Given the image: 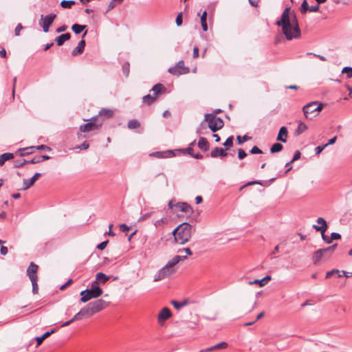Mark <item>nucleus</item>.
<instances>
[{
	"instance_id": "18",
	"label": "nucleus",
	"mask_w": 352,
	"mask_h": 352,
	"mask_svg": "<svg viewBox=\"0 0 352 352\" xmlns=\"http://www.w3.org/2000/svg\"><path fill=\"white\" fill-rule=\"evenodd\" d=\"M227 155L228 153L226 151V149L217 146L213 148L210 153V156L212 158H216L218 157H224Z\"/></svg>"
},
{
	"instance_id": "2",
	"label": "nucleus",
	"mask_w": 352,
	"mask_h": 352,
	"mask_svg": "<svg viewBox=\"0 0 352 352\" xmlns=\"http://www.w3.org/2000/svg\"><path fill=\"white\" fill-rule=\"evenodd\" d=\"M191 230L192 226L187 222H184L175 228L172 232V234L177 243L179 244H184L191 238Z\"/></svg>"
},
{
	"instance_id": "53",
	"label": "nucleus",
	"mask_w": 352,
	"mask_h": 352,
	"mask_svg": "<svg viewBox=\"0 0 352 352\" xmlns=\"http://www.w3.org/2000/svg\"><path fill=\"white\" fill-rule=\"evenodd\" d=\"M250 153L251 154H261L263 151L257 146H254L252 149L250 151Z\"/></svg>"
},
{
	"instance_id": "40",
	"label": "nucleus",
	"mask_w": 352,
	"mask_h": 352,
	"mask_svg": "<svg viewBox=\"0 0 352 352\" xmlns=\"http://www.w3.org/2000/svg\"><path fill=\"white\" fill-rule=\"evenodd\" d=\"M76 2L73 0H63L60 2V6L63 8L67 9L71 8V7L74 5Z\"/></svg>"
},
{
	"instance_id": "6",
	"label": "nucleus",
	"mask_w": 352,
	"mask_h": 352,
	"mask_svg": "<svg viewBox=\"0 0 352 352\" xmlns=\"http://www.w3.org/2000/svg\"><path fill=\"white\" fill-rule=\"evenodd\" d=\"M38 266L33 262H31L27 269V274L29 276L30 280L32 282V293L36 294L38 292V286L37 284L38 276L37 271Z\"/></svg>"
},
{
	"instance_id": "4",
	"label": "nucleus",
	"mask_w": 352,
	"mask_h": 352,
	"mask_svg": "<svg viewBox=\"0 0 352 352\" xmlns=\"http://www.w3.org/2000/svg\"><path fill=\"white\" fill-rule=\"evenodd\" d=\"M204 122H208V128L213 132L220 130L223 127L224 123L223 120L215 116V113H206L204 116V120L201 123V126Z\"/></svg>"
},
{
	"instance_id": "56",
	"label": "nucleus",
	"mask_w": 352,
	"mask_h": 352,
	"mask_svg": "<svg viewBox=\"0 0 352 352\" xmlns=\"http://www.w3.org/2000/svg\"><path fill=\"white\" fill-rule=\"evenodd\" d=\"M23 29V25L21 23H18L14 30V34L16 36H19L20 35V31Z\"/></svg>"
},
{
	"instance_id": "48",
	"label": "nucleus",
	"mask_w": 352,
	"mask_h": 352,
	"mask_svg": "<svg viewBox=\"0 0 352 352\" xmlns=\"http://www.w3.org/2000/svg\"><path fill=\"white\" fill-rule=\"evenodd\" d=\"M342 74H345L348 78H350L352 77V71L351 69V67H344L342 69Z\"/></svg>"
},
{
	"instance_id": "42",
	"label": "nucleus",
	"mask_w": 352,
	"mask_h": 352,
	"mask_svg": "<svg viewBox=\"0 0 352 352\" xmlns=\"http://www.w3.org/2000/svg\"><path fill=\"white\" fill-rule=\"evenodd\" d=\"M171 304L174 306V307L177 309H179L186 305H187V302L186 300L184 301H177V300H172Z\"/></svg>"
},
{
	"instance_id": "12",
	"label": "nucleus",
	"mask_w": 352,
	"mask_h": 352,
	"mask_svg": "<svg viewBox=\"0 0 352 352\" xmlns=\"http://www.w3.org/2000/svg\"><path fill=\"white\" fill-rule=\"evenodd\" d=\"M172 316L170 310L168 307H164L159 313L157 316V322L162 325L164 322L170 318Z\"/></svg>"
},
{
	"instance_id": "13",
	"label": "nucleus",
	"mask_w": 352,
	"mask_h": 352,
	"mask_svg": "<svg viewBox=\"0 0 352 352\" xmlns=\"http://www.w3.org/2000/svg\"><path fill=\"white\" fill-rule=\"evenodd\" d=\"M87 33V31L86 30L82 36V39L79 41V43H78V45L72 50V56H76L80 55L83 53L85 45H86L85 41L83 39V38L85 36Z\"/></svg>"
},
{
	"instance_id": "17",
	"label": "nucleus",
	"mask_w": 352,
	"mask_h": 352,
	"mask_svg": "<svg viewBox=\"0 0 352 352\" xmlns=\"http://www.w3.org/2000/svg\"><path fill=\"white\" fill-rule=\"evenodd\" d=\"M316 222L320 225H314L313 228L316 231H320V232H325L328 228V226L327 221L322 217H318L316 220Z\"/></svg>"
},
{
	"instance_id": "21",
	"label": "nucleus",
	"mask_w": 352,
	"mask_h": 352,
	"mask_svg": "<svg viewBox=\"0 0 352 352\" xmlns=\"http://www.w3.org/2000/svg\"><path fill=\"white\" fill-rule=\"evenodd\" d=\"M70 38H71L70 33L67 32V33L62 34L61 35L57 36L55 38V41H56V43L58 46H61V45H63L64 44V43L66 41L69 40Z\"/></svg>"
},
{
	"instance_id": "23",
	"label": "nucleus",
	"mask_w": 352,
	"mask_h": 352,
	"mask_svg": "<svg viewBox=\"0 0 352 352\" xmlns=\"http://www.w3.org/2000/svg\"><path fill=\"white\" fill-rule=\"evenodd\" d=\"M56 331V329H52L50 331L44 333L41 336L36 337L35 340L37 342V345L41 344L44 340L47 338L49 336H50L52 333H55Z\"/></svg>"
},
{
	"instance_id": "7",
	"label": "nucleus",
	"mask_w": 352,
	"mask_h": 352,
	"mask_svg": "<svg viewBox=\"0 0 352 352\" xmlns=\"http://www.w3.org/2000/svg\"><path fill=\"white\" fill-rule=\"evenodd\" d=\"M322 104L318 102H311L303 107L302 111L306 118L311 119L310 116L311 114L315 113L313 117H315L318 113L322 110Z\"/></svg>"
},
{
	"instance_id": "52",
	"label": "nucleus",
	"mask_w": 352,
	"mask_h": 352,
	"mask_svg": "<svg viewBox=\"0 0 352 352\" xmlns=\"http://www.w3.org/2000/svg\"><path fill=\"white\" fill-rule=\"evenodd\" d=\"M327 146V144H322L316 146L314 149L316 155H319Z\"/></svg>"
},
{
	"instance_id": "34",
	"label": "nucleus",
	"mask_w": 352,
	"mask_h": 352,
	"mask_svg": "<svg viewBox=\"0 0 352 352\" xmlns=\"http://www.w3.org/2000/svg\"><path fill=\"white\" fill-rule=\"evenodd\" d=\"M307 129V126L302 122H300L295 131L296 135H300Z\"/></svg>"
},
{
	"instance_id": "14",
	"label": "nucleus",
	"mask_w": 352,
	"mask_h": 352,
	"mask_svg": "<svg viewBox=\"0 0 352 352\" xmlns=\"http://www.w3.org/2000/svg\"><path fill=\"white\" fill-rule=\"evenodd\" d=\"M176 155L175 150H166L164 151H155L150 154V156H153L157 158H169Z\"/></svg>"
},
{
	"instance_id": "19",
	"label": "nucleus",
	"mask_w": 352,
	"mask_h": 352,
	"mask_svg": "<svg viewBox=\"0 0 352 352\" xmlns=\"http://www.w3.org/2000/svg\"><path fill=\"white\" fill-rule=\"evenodd\" d=\"M228 346V343L226 342H221L220 343H218L214 346L208 347L205 349L201 350L199 352H210L214 350H219V349H226Z\"/></svg>"
},
{
	"instance_id": "15",
	"label": "nucleus",
	"mask_w": 352,
	"mask_h": 352,
	"mask_svg": "<svg viewBox=\"0 0 352 352\" xmlns=\"http://www.w3.org/2000/svg\"><path fill=\"white\" fill-rule=\"evenodd\" d=\"M41 176V173H36L30 179H24L23 181V186L21 188L23 190H26L32 186L35 182Z\"/></svg>"
},
{
	"instance_id": "46",
	"label": "nucleus",
	"mask_w": 352,
	"mask_h": 352,
	"mask_svg": "<svg viewBox=\"0 0 352 352\" xmlns=\"http://www.w3.org/2000/svg\"><path fill=\"white\" fill-rule=\"evenodd\" d=\"M309 5L306 0H304L300 6V10L302 14H305L309 10Z\"/></svg>"
},
{
	"instance_id": "64",
	"label": "nucleus",
	"mask_w": 352,
	"mask_h": 352,
	"mask_svg": "<svg viewBox=\"0 0 352 352\" xmlns=\"http://www.w3.org/2000/svg\"><path fill=\"white\" fill-rule=\"evenodd\" d=\"M67 29V25H63L60 26L59 28H58L56 29V32L57 33H60V32H65Z\"/></svg>"
},
{
	"instance_id": "24",
	"label": "nucleus",
	"mask_w": 352,
	"mask_h": 352,
	"mask_svg": "<svg viewBox=\"0 0 352 352\" xmlns=\"http://www.w3.org/2000/svg\"><path fill=\"white\" fill-rule=\"evenodd\" d=\"M324 255H326V254H325L324 252H323L322 248L316 250L314 253L313 256H312L313 263L314 264H317Z\"/></svg>"
},
{
	"instance_id": "10",
	"label": "nucleus",
	"mask_w": 352,
	"mask_h": 352,
	"mask_svg": "<svg viewBox=\"0 0 352 352\" xmlns=\"http://www.w3.org/2000/svg\"><path fill=\"white\" fill-rule=\"evenodd\" d=\"M168 72L175 76H179L189 73L190 69L184 65V60H179L176 65L168 69Z\"/></svg>"
},
{
	"instance_id": "16",
	"label": "nucleus",
	"mask_w": 352,
	"mask_h": 352,
	"mask_svg": "<svg viewBox=\"0 0 352 352\" xmlns=\"http://www.w3.org/2000/svg\"><path fill=\"white\" fill-rule=\"evenodd\" d=\"M175 212H183L185 213H192L193 212L192 207L186 202H178L175 204Z\"/></svg>"
},
{
	"instance_id": "35",
	"label": "nucleus",
	"mask_w": 352,
	"mask_h": 352,
	"mask_svg": "<svg viewBox=\"0 0 352 352\" xmlns=\"http://www.w3.org/2000/svg\"><path fill=\"white\" fill-rule=\"evenodd\" d=\"M140 126V122L136 119L130 120L127 123L129 129H136Z\"/></svg>"
},
{
	"instance_id": "45",
	"label": "nucleus",
	"mask_w": 352,
	"mask_h": 352,
	"mask_svg": "<svg viewBox=\"0 0 352 352\" xmlns=\"http://www.w3.org/2000/svg\"><path fill=\"white\" fill-rule=\"evenodd\" d=\"M341 272H342V271H340L336 269H333V270L327 272L326 278H328L331 277L333 274H338V277H342V275L340 274Z\"/></svg>"
},
{
	"instance_id": "63",
	"label": "nucleus",
	"mask_w": 352,
	"mask_h": 352,
	"mask_svg": "<svg viewBox=\"0 0 352 352\" xmlns=\"http://www.w3.org/2000/svg\"><path fill=\"white\" fill-rule=\"evenodd\" d=\"M152 212H147L142 215V217L139 219V221H144L149 218L151 215Z\"/></svg>"
},
{
	"instance_id": "49",
	"label": "nucleus",
	"mask_w": 352,
	"mask_h": 352,
	"mask_svg": "<svg viewBox=\"0 0 352 352\" xmlns=\"http://www.w3.org/2000/svg\"><path fill=\"white\" fill-rule=\"evenodd\" d=\"M250 138H251L248 136L247 135H245L243 137H241L240 135H237V137H236L238 144H242L243 142H244L245 141L249 140Z\"/></svg>"
},
{
	"instance_id": "9",
	"label": "nucleus",
	"mask_w": 352,
	"mask_h": 352,
	"mask_svg": "<svg viewBox=\"0 0 352 352\" xmlns=\"http://www.w3.org/2000/svg\"><path fill=\"white\" fill-rule=\"evenodd\" d=\"M57 17L54 13H51L47 15L41 14V19L38 21V25L42 28L45 33H47L50 30V27L52 25L54 21Z\"/></svg>"
},
{
	"instance_id": "37",
	"label": "nucleus",
	"mask_w": 352,
	"mask_h": 352,
	"mask_svg": "<svg viewBox=\"0 0 352 352\" xmlns=\"http://www.w3.org/2000/svg\"><path fill=\"white\" fill-rule=\"evenodd\" d=\"M283 148V145L280 143H274L272 144V146L270 147V152L271 153H278L281 151Z\"/></svg>"
},
{
	"instance_id": "62",
	"label": "nucleus",
	"mask_w": 352,
	"mask_h": 352,
	"mask_svg": "<svg viewBox=\"0 0 352 352\" xmlns=\"http://www.w3.org/2000/svg\"><path fill=\"white\" fill-rule=\"evenodd\" d=\"M201 18V23H206L207 21V12L206 10H204L201 15L200 16Z\"/></svg>"
},
{
	"instance_id": "31",
	"label": "nucleus",
	"mask_w": 352,
	"mask_h": 352,
	"mask_svg": "<svg viewBox=\"0 0 352 352\" xmlns=\"http://www.w3.org/2000/svg\"><path fill=\"white\" fill-rule=\"evenodd\" d=\"M14 158V154L11 153H5L0 155V166H3L8 160Z\"/></svg>"
},
{
	"instance_id": "26",
	"label": "nucleus",
	"mask_w": 352,
	"mask_h": 352,
	"mask_svg": "<svg viewBox=\"0 0 352 352\" xmlns=\"http://www.w3.org/2000/svg\"><path fill=\"white\" fill-rule=\"evenodd\" d=\"M36 151V146H29L19 149L17 153H19L20 156H25L34 153Z\"/></svg>"
},
{
	"instance_id": "32",
	"label": "nucleus",
	"mask_w": 352,
	"mask_h": 352,
	"mask_svg": "<svg viewBox=\"0 0 352 352\" xmlns=\"http://www.w3.org/2000/svg\"><path fill=\"white\" fill-rule=\"evenodd\" d=\"M27 164H37V162H32V160H26L25 159L16 160L14 162V168H21Z\"/></svg>"
},
{
	"instance_id": "55",
	"label": "nucleus",
	"mask_w": 352,
	"mask_h": 352,
	"mask_svg": "<svg viewBox=\"0 0 352 352\" xmlns=\"http://www.w3.org/2000/svg\"><path fill=\"white\" fill-rule=\"evenodd\" d=\"M108 242H109V241L106 240V241H102V243H99L96 246L97 249H98L100 250H103L107 247Z\"/></svg>"
},
{
	"instance_id": "51",
	"label": "nucleus",
	"mask_w": 352,
	"mask_h": 352,
	"mask_svg": "<svg viewBox=\"0 0 352 352\" xmlns=\"http://www.w3.org/2000/svg\"><path fill=\"white\" fill-rule=\"evenodd\" d=\"M129 67H130V65L128 62L125 63L123 66H122V71H123V73L124 74L127 76L129 75Z\"/></svg>"
},
{
	"instance_id": "30",
	"label": "nucleus",
	"mask_w": 352,
	"mask_h": 352,
	"mask_svg": "<svg viewBox=\"0 0 352 352\" xmlns=\"http://www.w3.org/2000/svg\"><path fill=\"white\" fill-rule=\"evenodd\" d=\"M271 276L270 275H267L266 276H265L264 278H263L261 280H258V279H256L254 280V281H251L250 282V284L252 285V284H258L261 287H263L265 286L267 283L271 280Z\"/></svg>"
},
{
	"instance_id": "5",
	"label": "nucleus",
	"mask_w": 352,
	"mask_h": 352,
	"mask_svg": "<svg viewBox=\"0 0 352 352\" xmlns=\"http://www.w3.org/2000/svg\"><path fill=\"white\" fill-rule=\"evenodd\" d=\"M175 265L170 260L163 267H162L155 274L154 277V281H160L164 279L176 272Z\"/></svg>"
},
{
	"instance_id": "44",
	"label": "nucleus",
	"mask_w": 352,
	"mask_h": 352,
	"mask_svg": "<svg viewBox=\"0 0 352 352\" xmlns=\"http://www.w3.org/2000/svg\"><path fill=\"white\" fill-rule=\"evenodd\" d=\"M187 258V256L176 255L172 259L173 263L176 265L180 261H184Z\"/></svg>"
},
{
	"instance_id": "50",
	"label": "nucleus",
	"mask_w": 352,
	"mask_h": 352,
	"mask_svg": "<svg viewBox=\"0 0 352 352\" xmlns=\"http://www.w3.org/2000/svg\"><path fill=\"white\" fill-rule=\"evenodd\" d=\"M341 239V234L338 232H332L331 234L330 240L329 242H332L333 240H338Z\"/></svg>"
},
{
	"instance_id": "29",
	"label": "nucleus",
	"mask_w": 352,
	"mask_h": 352,
	"mask_svg": "<svg viewBox=\"0 0 352 352\" xmlns=\"http://www.w3.org/2000/svg\"><path fill=\"white\" fill-rule=\"evenodd\" d=\"M80 314H81L82 318H88V317H90L94 315L89 305H87L85 307L82 308L80 310Z\"/></svg>"
},
{
	"instance_id": "3",
	"label": "nucleus",
	"mask_w": 352,
	"mask_h": 352,
	"mask_svg": "<svg viewBox=\"0 0 352 352\" xmlns=\"http://www.w3.org/2000/svg\"><path fill=\"white\" fill-rule=\"evenodd\" d=\"M102 289L99 287L98 282L94 280L91 284L90 289H86L80 293V301L86 302L91 298H96L102 294Z\"/></svg>"
},
{
	"instance_id": "39",
	"label": "nucleus",
	"mask_w": 352,
	"mask_h": 352,
	"mask_svg": "<svg viewBox=\"0 0 352 352\" xmlns=\"http://www.w3.org/2000/svg\"><path fill=\"white\" fill-rule=\"evenodd\" d=\"M337 246H338V244L335 243V244H333L331 246H329L327 248H322L323 252H324L326 255H328V256H330L331 255V254L334 252V250H336Z\"/></svg>"
},
{
	"instance_id": "47",
	"label": "nucleus",
	"mask_w": 352,
	"mask_h": 352,
	"mask_svg": "<svg viewBox=\"0 0 352 352\" xmlns=\"http://www.w3.org/2000/svg\"><path fill=\"white\" fill-rule=\"evenodd\" d=\"M123 0H111L110 3L108 5L107 9L106 12H109L112 9H113L116 7V1H118V3H121Z\"/></svg>"
},
{
	"instance_id": "36",
	"label": "nucleus",
	"mask_w": 352,
	"mask_h": 352,
	"mask_svg": "<svg viewBox=\"0 0 352 352\" xmlns=\"http://www.w3.org/2000/svg\"><path fill=\"white\" fill-rule=\"evenodd\" d=\"M156 100L155 96L147 94L142 98V102L148 105L153 104Z\"/></svg>"
},
{
	"instance_id": "22",
	"label": "nucleus",
	"mask_w": 352,
	"mask_h": 352,
	"mask_svg": "<svg viewBox=\"0 0 352 352\" xmlns=\"http://www.w3.org/2000/svg\"><path fill=\"white\" fill-rule=\"evenodd\" d=\"M198 147L204 151H207L210 148V144L206 138L200 137L197 143Z\"/></svg>"
},
{
	"instance_id": "20",
	"label": "nucleus",
	"mask_w": 352,
	"mask_h": 352,
	"mask_svg": "<svg viewBox=\"0 0 352 352\" xmlns=\"http://www.w3.org/2000/svg\"><path fill=\"white\" fill-rule=\"evenodd\" d=\"M288 131L286 126H282L279 129L278 136L276 138L277 141H280L285 143L287 142Z\"/></svg>"
},
{
	"instance_id": "28",
	"label": "nucleus",
	"mask_w": 352,
	"mask_h": 352,
	"mask_svg": "<svg viewBox=\"0 0 352 352\" xmlns=\"http://www.w3.org/2000/svg\"><path fill=\"white\" fill-rule=\"evenodd\" d=\"M113 111L109 109H102L99 111L98 116L104 119H108L113 116Z\"/></svg>"
},
{
	"instance_id": "54",
	"label": "nucleus",
	"mask_w": 352,
	"mask_h": 352,
	"mask_svg": "<svg viewBox=\"0 0 352 352\" xmlns=\"http://www.w3.org/2000/svg\"><path fill=\"white\" fill-rule=\"evenodd\" d=\"M247 156V153L242 148H239L238 150V158L239 160H243Z\"/></svg>"
},
{
	"instance_id": "1",
	"label": "nucleus",
	"mask_w": 352,
	"mask_h": 352,
	"mask_svg": "<svg viewBox=\"0 0 352 352\" xmlns=\"http://www.w3.org/2000/svg\"><path fill=\"white\" fill-rule=\"evenodd\" d=\"M290 8H286L281 14L280 20L276 22V25L282 28L283 32L287 40L290 41L300 36V30L294 14L292 19H289Z\"/></svg>"
},
{
	"instance_id": "60",
	"label": "nucleus",
	"mask_w": 352,
	"mask_h": 352,
	"mask_svg": "<svg viewBox=\"0 0 352 352\" xmlns=\"http://www.w3.org/2000/svg\"><path fill=\"white\" fill-rule=\"evenodd\" d=\"M319 9H320V6L318 4H317L315 6H309L308 11H309L311 12H316L319 11Z\"/></svg>"
},
{
	"instance_id": "58",
	"label": "nucleus",
	"mask_w": 352,
	"mask_h": 352,
	"mask_svg": "<svg viewBox=\"0 0 352 352\" xmlns=\"http://www.w3.org/2000/svg\"><path fill=\"white\" fill-rule=\"evenodd\" d=\"M300 156H301V153L299 151H296L295 153H294V155L293 156V158L292 160H291V162H294L298 160H299L300 158Z\"/></svg>"
},
{
	"instance_id": "8",
	"label": "nucleus",
	"mask_w": 352,
	"mask_h": 352,
	"mask_svg": "<svg viewBox=\"0 0 352 352\" xmlns=\"http://www.w3.org/2000/svg\"><path fill=\"white\" fill-rule=\"evenodd\" d=\"M103 120H100L98 117H93L89 120L86 124L80 126V131L82 133L90 132L98 129L102 124Z\"/></svg>"
},
{
	"instance_id": "38",
	"label": "nucleus",
	"mask_w": 352,
	"mask_h": 352,
	"mask_svg": "<svg viewBox=\"0 0 352 352\" xmlns=\"http://www.w3.org/2000/svg\"><path fill=\"white\" fill-rule=\"evenodd\" d=\"M50 157L48 155H38L35 156L32 159V162L40 163L45 160H50Z\"/></svg>"
},
{
	"instance_id": "33",
	"label": "nucleus",
	"mask_w": 352,
	"mask_h": 352,
	"mask_svg": "<svg viewBox=\"0 0 352 352\" xmlns=\"http://www.w3.org/2000/svg\"><path fill=\"white\" fill-rule=\"evenodd\" d=\"M87 28V25H80L78 23H75L72 25V31L76 34H80L85 28Z\"/></svg>"
},
{
	"instance_id": "61",
	"label": "nucleus",
	"mask_w": 352,
	"mask_h": 352,
	"mask_svg": "<svg viewBox=\"0 0 352 352\" xmlns=\"http://www.w3.org/2000/svg\"><path fill=\"white\" fill-rule=\"evenodd\" d=\"M89 147V144L85 141L82 144L77 146V148H79L80 150L82 149H87Z\"/></svg>"
},
{
	"instance_id": "41",
	"label": "nucleus",
	"mask_w": 352,
	"mask_h": 352,
	"mask_svg": "<svg viewBox=\"0 0 352 352\" xmlns=\"http://www.w3.org/2000/svg\"><path fill=\"white\" fill-rule=\"evenodd\" d=\"M175 153H182L184 154H189L190 156H192V155H193V153H192V148L191 146H188L186 148H179V149H175Z\"/></svg>"
},
{
	"instance_id": "59",
	"label": "nucleus",
	"mask_w": 352,
	"mask_h": 352,
	"mask_svg": "<svg viewBox=\"0 0 352 352\" xmlns=\"http://www.w3.org/2000/svg\"><path fill=\"white\" fill-rule=\"evenodd\" d=\"M36 150H45V151H51V148L47 145L41 144L36 146Z\"/></svg>"
},
{
	"instance_id": "27",
	"label": "nucleus",
	"mask_w": 352,
	"mask_h": 352,
	"mask_svg": "<svg viewBox=\"0 0 352 352\" xmlns=\"http://www.w3.org/2000/svg\"><path fill=\"white\" fill-rule=\"evenodd\" d=\"M110 279V276L106 275L105 274L102 272H98L96 275V281L104 284L106 282H107Z\"/></svg>"
},
{
	"instance_id": "25",
	"label": "nucleus",
	"mask_w": 352,
	"mask_h": 352,
	"mask_svg": "<svg viewBox=\"0 0 352 352\" xmlns=\"http://www.w3.org/2000/svg\"><path fill=\"white\" fill-rule=\"evenodd\" d=\"M166 91V88L165 87L161 84V83H157L155 84L153 88L151 89V91H153V96H155V98H157V96L162 93V91Z\"/></svg>"
},
{
	"instance_id": "11",
	"label": "nucleus",
	"mask_w": 352,
	"mask_h": 352,
	"mask_svg": "<svg viewBox=\"0 0 352 352\" xmlns=\"http://www.w3.org/2000/svg\"><path fill=\"white\" fill-rule=\"evenodd\" d=\"M88 305L94 314L104 309L107 305V302L102 299H98L94 302H89Z\"/></svg>"
},
{
	"instance_id": "57",
	"label": "nucleus",
	"mask_w": 352,
	"mask_h": 352,
	"mask_svg": "<svg viewBox=\"0 0 352 352\" xmlns=\"http://www.w3.org/2000/svg\"><path fill=\"white\" fill-rule=\"evenodd\" d=\"M175 23L177 26H179L182 24V13H179L177 14L175 19Z\"/></svg>"
},
{
	"instance_id": "43",
	"label": "nucleus",
	"mask_w": 352,
	"mask_h": 352,
	"mask_svg": "<svg viewBox=\"0 0 352 352\" xmlns=\"http://www.w3.org/2000/svg\"><path fill=\"white\" fill-rule=\"evenodd\" d=\"M233 136H230L223 142V145L226 148V150L233 146Z\"/></svg>"
}]
</instances>
